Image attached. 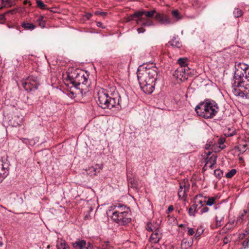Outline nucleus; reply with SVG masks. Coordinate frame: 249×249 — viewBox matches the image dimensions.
Here are the masks:
<instances>
[{"mask_svg": "<svg viewBox=\"0 0 249 249\" xmlns=\"http://www.w3.org/2000/svg\"><path fill=\"white\" fill-rule=\"evenodd\" d=\"M36 6L42 10L47 9L51 12H54V11L51 8H48L47 5L45 4L44 2L41 0H36Z\"/></svg>", "mask_w": 249, "mask_h": 249, "instance_id": "17", "label": "nucleus"}, {"mask_svg": "<svg viewBox=\"0 0 249 249\" xmlns=\"http://www.w3.org/2000/svg\"><path fill=\"white\" fill-rule=\"evenodd\" d=\"M140 24L144 26H150L154 25V22L149 18H144V19Z\"/></svg>", "mask_w": 249, "mask_h": 249, "instance_id": "22", "label": "nucleus"}, {"mask_svg": "<svg viewBox=\"0 0 249 249\" xmlns=\"http://www.w3.org/2000/svg\"><path fill=\"white\" fill-rule=\"evenodd\" d=\"M87 217H88V216L86 215V216H85V219L87 218Z\"/></svg>", "mask_w": 249, "mask_h": 249, "instance_id": "58", "label": "nucleus"}, {"mask_svg": "<svg viewBox=\"0 0 249 249\" xmlns=\"http://www.w3.org/2000/svg\"><path fill=\"white\" fill-rule=\"evenodd\" d=\"M209 208L207 207H204L202 208L200 210L201 213H207L209 211Z\"/></svg>", "mask_w": 249, "mask_h": 249, "instance_id": "39", "label": "nucleus"}, {"mask_svg": "<svg viewBox=\"0 0 249 249\" xmlns=\"http://www.w3.org/2000/svg\"><path fill=\"white\" fill-rule=\"evenodd\" d=\"M43 17L42 16H40L38 18L37 20V22L38 23V26H39L41 28H43L45 27V21L43 20Z\"/></svg>", "mask_w": 249, "mask_h": 249, "instance_id": "27", "label": "nucleus"}, {"mask_svg": "<svg viewBox=\"0 0 249 249\" xmlns=\"http://www.w3.org/2000/svg\"><path fill=\"white\" fill-rule=\"evenodd\" d=\"M8 170L4 167L3 162L0 160V182L7 176Z\"/></svg>", "mask_w": 249, "mask_h": 249, "instance_id": "14", "label": "nucleus"}, {"mask_svg": "<svg viewBox=\"0 0 249 249\" xmlns=\"http://www.w3.org/2000/svg\"><path fill=\"white\" fill-rule=\"evenodd\" d=\"M197 205L193 204L188 209V213L190 216H195V212L197 211Z\"/></svg>", "mask_w": 249, "mask_h": 249, "instance_id": "23", "label": "nucleus"}, {"mask_svg": "<svg viewBox=\"0 0 249 249\" xmlns=\"http://www.w3.org/2000/svg\"><path fill=\"white\" fill-rule=\"evenodd\" d=\"M203 202H203L202 200H199V201H198V203L199 204L201 205V206H203V205H204Z\"/></svg>", "mask_w": 249, "mask_h": 249, "instance_id": "52", "label": "nucleus"}, {"mask_svg": "<svg viewBox=\"0 0 249 249\" xmlns=\"http://www.w3.org/2000/svg\"><path fill=\"white\" fill-rule=\"evenodd\" d=\"M226 147V146H225V145H224V146H223V147H221V149H224V147Z\"/></svg>", "mask_w": 249, "mask_h": 249, "instance_id": "57", "label": "nucleus"}, {"mask_svg": "<svg viewBox=\"0 0 249 249\" xmlns=\"http://www.w3.org/2000/svg\"><path fill=\"white\" fill-rule=\"evenodd\" d=\"M195 231L193 228H190L188 231V234L189 235H192L194 234Z\"/></svg>", "mask_w": 249, "mask_h": 249, "instance_id": "40", "label": "nucleus"}, {"mask_svg": "<svg viewBox=\"0 0 249 249\" xmlns=\"http://www.w3.org/2000/svg\"><path fill=\"white\" fill-rule=\"evenodd\" d=\"M241 147H240V149H239V151L241 153H243L247 150V144H244V145H241Z\"/></svg>", "mask_w": 249, "mask_h": 249, "instance_id": "38", "label": "nucleus"}, {"mask_svg": "<svg viewBox=\"0 0 249 249\" xmlns=\"http://www.w3.org/2000/svg\"><path fill=\"white\" fill-rule=\"evenodd\" d=\"M215 198L212 197L209 198L208 200L206 201V205L208 206H212L215 202Z\"/></svg>", "mask_w": 249, "mask_h": 249, "instance_id": "33", "label": "nucleus"}, {"mask_svg": "<svg viewBox=\"0 0 249 249\" xmlns=\"http://www.w3.org/2000/svg\"><path fill=\"white\" fill-rule=\"evenodd\" d=\"M97 98L98 105L103 109H110L121 107L123 104L120 95L115 87L99 90L97 92Z\"/></svg>", "mask_w": 249, "mask_h": 249, "instance_id": "3", "label": "nucleus"}, {"mask_svg": "<svg viewBox=\"0 0 249 249\" xmlns=\"http://www.w3.org/2000/svg\"><path fill=\"white\" fill-rule=\"evenodd\" d=\"M39 85V78L33 75L29 76L26 81L22 83L23 87L28 92L37 89Z\"/></svg>", "mask_w": 249, "mask_h": 249, "instance_id": "8", "label": "nucleus"}, {"mask_svg": "<svg viewBox=\"0 0 249 249\" xmlns=\"http://www.w3.org/2000/svg\"><path fill=\"white\" fill-rule=\"evenodd\" d=\"M225 139H219L218 140V144L220 145L223 144L225 142Z\"/></svg>", "mask_w": 249, "mask_h": 249, "instance_id": "44", "label": "nucleus"}, {"mask_svg": "<svg viewBox=\"0 0 249 249\" xmlns=\"http://www.w3.org/2000/svg\"><path fill=\"white\" fill-rule=\"evenodd\" d=\"M146 229L149 231H154L159 229L158 228L153 225L151 223H148L146 225Z\"/></svg>", "mask_w": 249, "mask_h": 249, "instance_id": "29", "label": "nucleus"}, {"mask_svg": "<svg viewBox=\"0 0 249 249\" xmlns=\"http://www.w3.org/2000/svg\"><path fill=\"white\" fill-rule=\"evenodd\" d=\"M162 237V234L159 229L154 231L149 238V241L153 243H157Z\"/></svg>", "mask_w": 249, "mask_h": 249, "instance_id": "11", "label": "nucleus"}, {"mask_svg": "<svg viewBox=\"0 0 249 249\" xmlns=\"http://www.w3.org/2000/svg\"><path fill=\"white\" fill-rule=\"evenodd\" d=\"M198 196H196V199L197 197Z\"/></svg>", "mask_w": 249, "mask_h": 249, "instance_id": "59", "label": "nucleus"}, {"mask_svg": "<svg viewBox=\"0 0 249 249\" xmlns=\"http://www.w3.org/2000/svg\"><path fill=\"white\" fill-rule=\"evenodd\" d=\"M95 14L96 15L104 16V15H106V13L103 12L96 11L95 12Z\"/></svg>", "mask_w": 249, "mask_h": 249, "instance_id": "42", "label": "nucleus"}, {"mask_svg": "<svg viewBox=\"0 0 249 249\" xmlns=\"http://www.w3.org/2000/svg\"><path fill=\"white\" fill-rule=\"evenodd\" d=\"M179 187L185 190L189 191L190 188V184L187 180L183 179L179 182Z\"/></svg>", "mask_w": 249, "mask_h": 249, "instance_id": "20", "label": "nucleus"}, {"mask_svg": "<svg viewBox=\"0 0 249 249\" xmlns=\"http://www.w3.org/2000/svg\"><path fill=\"white\" fill-rule=\"evenodd\" d=\"M236 134V131L234 129L228 128L227 131H225V135L226 137H231Z\"/></svg>", "mask_w": 249, "mask_h": 249, "instance_id": "26", "label": "nucleus"}, {"mask_svg": "<svg viewBox=\"0 0 249 249\" xmlns=\"http://www.w3.org/2000/svg\"><path fill=\"white\" fill-rule=\"evenodd\" d=\"M235 66L233 92L236 96L247 97L249 94V66L239 63Z\"/></svg>", "mask_w": 249, "mask_h": 249, "instance_id": "1", "label": "nucleus"}, {"mask_svg": "<svg viewBox=\"0 0 249 249\" xmlns=\"http://www.w3.org/2000/svg\"><path fill=\"white\" fill-rule=\"evenodd\" d=\"M17 119H18V117L15 116L14 118H12V120H11L10 121V124L14 127H17V126H18L20 125L21 122L20 121L19 122H15L16 120Z\"/></svg>", "mask_w": 249, "mask_h": 249, "instance_id": "30", "label": "nucleus"}, {"mask_svg": "<svg viewBox=\"0 0 249 249\" xmlns=\"http://www.w3.org/2000/svg\"><path fill=\"white\" fill-rule=\"evenodd\" d=\"M124 211H115L112 213V219L120 225H126L131 221L129 217V208H124Z\"/></svg>", "mask_w": 249, "mask_h": 249, "instance_id": "6", "label": "nucleus"}, {"mask_svg": "<svg viewBox=\"0 0 249 249\" xmlns=\"http://www.w3.org/2000/svg\"><path fill=\"white\" fill-rule=\"evenodd\" d=\"M91 16H92V14L89 13H88L86 14V17L88 19H90V18L91 17Z\"/></svg>", "mask_w": 249, "mask_h": 249, "instance_id": "45", "label": "nucleus"}, {"mask_svg": "<svg viewBox=\"0 0 249 249\" xmlns=\"http://www.w3.org/2000/svg\"><path fill=\"white\" fill-rule=\"evenodd\" d=\"M93 247L91 243L90 242H88L87 243V246L86 247V249H93Z\"/></svg>", "mask_w": 249, "mask_h": 249, "instance_id": "43", "label": "nucleus"}, {"mask_svg": "<svg viewBox=\"0 0 249 249\" xmlns=\"http://www.w3.org/2000/svg\"><path fill=\"white\" fill-rule=\"evenodd\" d=\"M72 246L75 249H86L87 244L84 240H79L73 243Z\"/></svg>", "mask_w": 249, "mask_h": 249, "instance_id": "15", "label": "nucleus"}, {"mask_svg": "<svg viewBox=\"0 0 249 249\" xmlns=\"http://www.w3.org/2000/svg\"><path fill=\"white\" fill-rule=\"evenodd\" d=\"M97 26H98V27H101L103 28V27L102 26V23L101 22H98V23H97Z\"/></svg>", "mask_w": 249, "mask_h": 249, "instance_id": "53", "label": "nucleus"}, {"mask_svg": "<svg viewBox=\"0 0 249 249\" xmlns=\"http://www.w3.org/2000/svg\"><path fill=\"white\" fill-rule=\"evenodd\" d=\"M57 249H68V246L65 241L62 239L57 241L56 245Z\"/></svg>", "mask_w": 249, "mask_h": 249, "instance_id": "21", "label": "nucleus"}, {"mask_svg": "<svg viewBox=\"0 0 249 249\" xmlns=\"http://www.w3.org/2000/svg\"><path fill=\"white\" fill-rule=\"evenodd\" d=\"M173 206L172 205H170L169 206L168 208V210L170 212V211H172L173 210Z\"/></svg>", "mask_w": 249, "mask_h": 249, "instance_id": "48", "label": "nucleus"}, {"mask_svg": "<svg viewBox=\"0 0 249 249\" xmlns=\"http://www.w3.org/2000/svg\"><path fill=\"white\" fill-rule=\"evenodd\" d=\"M211 154V152H208L207 153V158L205 159V165L203 168L204 170H206L207 167L213 169L216 163L217 156L215 154H213L210 157Z\"/></svg>", "mask_w": 249, "mask_h": 249, "instance_id": "9", "label": "nucleus"}, {"mask_svg": "<svg viewBox=\"0 0 249 249\" xmlns=\"http://www.w3.org/2000/svg\"><path fill=\"white\" fill-rule=\"evenodd\" d=\"M245 235L244 233L240 234L239 235V239H242L245 237Z\"/></svg>", "mask_w": 249, "mask_h": 249, "instance_id": "47", "label": "nucleus"}, {"mask_svg": "<svg viewBox=\"0 0 249 249\" xmlns=\"http://www.w3.org/2000/svg\"><path fill=\"white\" fill-rule=\"evenodd\" d=\"M233 14L234 17L239 18L242 16L243 12L241 9L237 8H235L234 9L233 12Z\"/></svg>", "mask_w": 249, "mask_h": 249, "instance_id": "28", "label": "nucleus"}, {"mask_svg": "<svg viewBox=\"0 0 249 249\" xmlns=\"http://www.w3.org/2000/svg\"><path fill=\"white\" fill-rule=\"evenodd\" d=\"M115 208H116V210L115 211H124V208H127L126 206L121 205L120 204H118L116 205H115Z\"/></svg>", "mask_w": 249, "mask_h": 249, "instance_id": "35", "label": "nucleus"}, {"mask_svg": "<svg viewBox=\"0 0 249 249\" xmlns=\"http://www.w3.org/2000/svg\"><path fill=\"white\" fill-rule=\"evenodd\" d=\"M140 13H142V14H141V18H142V20L141 22H142L144 19V18L142 17V16L144 15L146 18H151L153 17H155V15H156V11L155 10H153L149 11H139Z\"/></svg>", "mask_w": 249, "mask_h": 249, "instance_id": "13", "label": "nucleus"}, {"mask_svg": "<svg viewBox=\"0 0 249 249\" xmlns=\"http://www.w3.org/2000/svg\"><path fill=\"white\" fill-rule=\"evenodd\" d=\"M234 148L235 149H238L239 151V149H240V147L239 146H235Z\"/></svg>", "mask_w": 249, "mask_h": 249, "instance_id": "54", "label": "nucleus"}, {"mask_svg": "<svg viewBox=\"0 0 249 249\" xmlns=\"http://www.w3.org/2000/svg\"><path fill=\"white\" fill-rule=\"evenodd\" d=\"M249 245V237H248L247 238V239L246 240H245L242 243L243 247L245 249L248 248Z\"/></svg>", "mask_w": 249, "mask_h": 249, "instance_id": "37", "label": "nucleus"}, {"mask_svg": "<svg viewBox=\"0 0 249 249\" xmlns=\"http://www.w3.org/2000/svg\"><path fill=\"white\" fill-rule=\"evenodd\" d=\"M214 175L220 179L223 176V172L220 169H216L214 171Z\"/></svg>", "mask_w": 249, "mask_h": 249, "instance_id": "31", "label": "nucleus"}, {"mask_svg": "<svg viewBox=\"0 0 249 249\" xmlns=\"http://www.w3.org/2000/svg\"><path fill=\"white\" fill-rule=\"evenodd\" d=\"M219 109L217 103L213 100L205 99L196 107L197 115L205 119L212 118L216 115Z\"/></svg>", "mask_w": 249, "mask_h": 249, "instance_id": "4", "label": "nucleus"}, {"mask_svg": "<svg viewBox=\"0 0 249 249\" xmlns=\"http://www.w3.org/2000/svg\"><path fill=\"white\" fill-rule=\"evenodd\" d=\"M2 245H3L2 238V237H0V247H1Z\"/></svg>", "mask_w": 249, "mask_h": 249, "instance_id": "51", "label": "nucleus"}, {"mask_svg": "<svg viewBox=\"0 0 249 249\" xmlns=\"http://www.w3.org/2000/svg\"><path fill=\"white\" fill-rule=\"evenodd\" d=\"M188 191H187V190H185L184 189L180 188L179 187V189L178 190V197L179 198H183L184 197H186L187 196V192H188Z\"/></svg>", "mask_w": 249, "mask_h": 249, "instance_id": "25", "label": "nucleus"}, {"mask_svg": "<svg viewBox=\"0 0 249 249\" xmlns=\"http://www.w3.org/2000/svg\"><path fill=\"white\" fill-rule=\"evenodd\" d=\"M179 65L175 71V75L181 80L188 79V75L191 73L190 69L188 67V59L187 57H181L178 60Z\"/></svg>", "mask_w": 249, "mask_h": 249, "instance_id": "5", "label": "nucleus"}, {"mask_svg": "<svg viewBox=\"0 0 249 249\" xmlns=\"http://www.w3.org/2000/svg\"><path fill=\"white\" fill-rule=\"evenodd\" d=\"M3 2V0H0V8H2L3 7V5H2Z\"/></svg>", "mask_w": 249, "mask_h": 249, "instance_id": "50", "label": "nucleus"}, {"mask_svg": "<svg viewBox=\"0 0 249 249\" xmlns=\"http://www.w3.org/2000/svg\"><path fill=\"white\" fill-rule=\"evenodd\" d=\"M172 15L174 18H175L177 19H179L180 18L179 12L178 10H175L173 11Z\"/></svg>", "mask_w": 249, "mask_h": 249, "instance_id": "34", "label": "nucleus"}, {"mask_svg": "<svg viewBox=\"0 0 249 249\" xmlns=\"http://www.w3.org/2000/svg\"><path fill=\"white\" fill-rule=\"evenodd\" d=\"M15 4V0H3L2 5H3V7H8L14 5Z\"/></svg>", "mask_w": 249, "mask_h": 249, "instance_id": "24", "label": "nucleus"}, {"mask_svg": "<svg viewBox=\"0 0 249 249\" xmlns=\"http://www.w3.org/2000/svg\"><path fill=\"white\" fill-rule=\"evenodd\" d=\"M243 160V158L242 157L239 158V160Z\"/></svg>", "mask_w": 249, "mask_h": 249, "instance_id": "56", "label": "nucleus"}, {"mask_svg": "<svg viewBox=\"0 0 249 249\" xmlns=\"http://www.w3.org/2000/svg\"><path fill=\"white\" fill-rule=\"evenodd\" d=\"M142 14V13H140L139 11H137L133 14L128 17L126 18V21H130L132 20H134L136 21L137 24H139L142 20V18H141V14Z\"/></svg>", "mask_w": 249, "mask_h": 249, "instance_id": "12", "label": "nucleus"}, {"mask_svg": "<svg viewBox=\"0 0 249 249\" xmlns=\"http://www.w3.org/2000/svg\"><path fill=\"white\" fill-rule=\"evenodd\" d=\"M203 232V230L201 228H197L195 236L196 238L199 237Z\"/></svg>", "mask_w": 249, "mask_h": 249, "instance_id": "36", "label": "nucleus"}, {"mask_svg": "<svg viewBox=\"0 0 249 249\" xmlns=\"http://www.w3.org/2000/svg\"><path fill=\"white\" fill-rule=\"evenodd\" d=\"M139 33H143L145 31V29L143 27H140L137 29Z\"/></svg>", "mask_w": 249, "mask_h": 249, "instance_id": "41", "label": "nucleus"}, {"mask_svg": "<svg viewBox=\"0 0 249 249\" xmlns=\"http://www.w3.org/2000/svg\"><path fill=\"white\" fill-rule=\"evenodd\" d=\"M171 46L177 48H180L182 46L181 43L178 37H174L171 41L169 42Z\"/></svg>", "mask_w": 249, "mask_h": 249, "instance_id": "18", "label": "nucleus"}, {"mask_svg": "<svg viewBox=\"0 0 249 249\" xmlns=\"http://www.w3.org/2000/svg\"><path fill=\"white\" fill-rule=\"evenodd\" d=\"M6 14V13L4 14H2L1 15H0V19L1 20V21H3L5 19V15Z\"/></svg>", "mask_w": 249, "mask_h": 249, "instance_id": "46", "label": "nucleus"}, {"mask_svg": "<svg viewBox=\"0 0 249 249\" xmlns=\"http://www.w3.org/2000/svg\"><path fill=\"white\" fill-rule=\"evenodd\" d=\"M236 169H232L226 174V177L227 178H231L236 174Z\"/></svg>", "mask_w": 249, "mask_h": 249, "instance_id": "32", "label": "nucleus"}, {"mask_svg": "<svg viewBox=\"0 0 249 249\" xmlns=\"http://www.w3.org/2000/svg\"><path fill=\"white\" fill-rule=\"evenodd\" d=\"M224 212L223 211H220L218 212V215L215 217V222H216V227H220L222 225L221 222L223 220L224 218Z\"/></svg>", "mask_w": 249, "mask_h": 249, "instance_id": "16", "label": "nucleus"}, {"mask_svg": "<svg viewBox=\"0 0 249 249\" xmlns=\"http://www.w3.org/2000/svg\"><path fill=\"white\" fill-rule=\"evenodd\" d=\"M27 104H28V106L32 105L33 104V103H32V102H28L27 103Z\"/></svg>", "mask_w": 249, "mask_h": 249, "instance_id": "55", "label": "nucleus"}, {"mask_svg": "<svg viewBox=\"0 0 249 249\" xmlns=\"http://www.w3.org/2000/svg\"><path fill=\"white\" fill-rule=\"evenodd\" d=\"M155 18L161 24H169L171 23L170 18L165 14L159 13H156V15L155 16Z\"/></svg>", "mask_w": 249, "mask_h": 249, "instance_id": "10", "label": "nucleus"}, {"mask_svg": "<svg viewBox=\"0 0 249 249\" xmlns=\"http://www.w3.org/2000/svg\"><path fill=\"white\" fill-rule=\"evenodd\" d=\"M21 25L23 28L27 30L32 31L36 28V26L34 24L27 22H22Z\"/></svg>", "mask_w": 249, "mask_h": 249, "instance_id": "19", "label": "nucleus"}, {"mask_svg": "<svg viewBox=\"0 0 249 249\" xmlns=\"http://www.w3.org/2000/svg\"><path fill=\"white\" fill-rule=\"evenodd\" d=\"M243 233L245 236L248 234L249 233V229H246L245 232Z\"/></svg>", "mask_w": 249, "mask_h": 249, "instance_id": "49", "label": "nucleus"}, {"mask_svg": "<svg viewBox=\"0 0 249 249\" xmlns=\"http://www.w3.org/2000/svg\"><path fill=\"white\" fill-rule=\"evenodd\" d=\"M68 77L71 83L77 89L79 88V86L81 84L86 85L88 79L81 73L78 72L77 71H74L69 72L68 74Z\"/></svg>", "mask_w": 249, "mask_h": 249, "instance_id": "7", "label": "nucleus"}, {"mask_svg": "<svg viewBox=\"0 0 249 249\" xmlns=\"http://www.w3.org/2000/svg\"><path fill=\"white\" fill-rule=\"evenodd\" d=\"M141 66L137 71V77L142 90L146 94H150L155 89V81L158 75V69L155 66L148 67Z\"/></svg>", "mask_w": 249, "mask_h": 249, "instance_id": "2", "label": "nucleus"}]
</instances>
